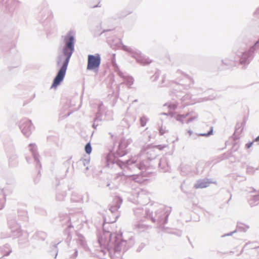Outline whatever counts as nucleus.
I'll return each instance as SVG.
<instances>
[{
    "label": "nucleus",
    "mask_w": 259,
    "mask_h": 259,
    "mask_svg": "<svg viewBox=\"0 0 259 259\" xmlns=\"http://www.w3.org/2000/svg\"><path fill=\"white\" fill-rule=\"evenodd\" d=\"M63 41L64 46L61 53L59 55L57 61V65L61 68L54 78L52 88H56L63 80L70 58L74 50V37L71 33L64 37Z\"/></svg>",
    "instance_id": "f257e3e1"
},
{
    "label": "nucleus",
    "mask_w": 259,
    "mask_h": 259,
    "mask_svg": "<svg viewBox=\"0 0 259 259\" xmlns=\"http://www.w3.org/2000/svg\"><path fill=\"white\" fill-rule=\"evenodd\" d=\"M101 62L100 55L97 54L96 55H89L88 59V70L98 69Z\"/></svg>",
    "instance_id": "f03ea898"
},
{
    "label": "nucleus",
    "mask_w": 259,
    "mask_h": 259,
    "mask_svg": "<svg viewBox=\"0 0 259 259\" xmlns=\"http://www.w3.org/2000/svg\"><path fill=\"white\" fill-rule=\"evenodd\" d=\"M20 127L25 135H29L32 130V126L30 120L24 119L20 122Z\"/></svg>",
    "instance_id": "7ed1b4c3"
},
{
    "label": "nucleus",
    "mask_w": 259,
    "mask_h": 259,
    "mask_svg": "<svg viewBox=\"0 0 259 259\" xmlns=\"http://www.w3.org/2000/svg\"><path fill=\"white\" fill-rule=\"evenodd\" d=\"M208 184L207 182H201L198 183L197 184L195 185V187L197 189L198 188H206L208 186Z\"/></svg>",
    "instance_id": "20e7f679"
},
{
    "label": "nucleus",
    "mask_w": 259,
    "mask_h": 259,
    "mask_svg": "<svg viewBox=\"0 0 259 259\" xmlns=\"http://www.w3.org/2000/svg\"><path fill=\"white\" fill-rule=\"evenodd\" d=\"M85 151L87 153L90 154L92 152V147L90 143H88L85 146Z\"/></svg>",
    "instance_id": "39448f33"
},
{
    "label": "nucleus",
    "mask_w": 259,
    "mask_h": 259,
    "mask_svg": "<svg viewBox=\"0 0 259 259\" xmlns=\"http://www.w3.org/2000/svg\"><path fill=\"white\" fill-rule=\"evenodd\" d=\"M248 57V55L247 53H244L242 55V58L240 59V63H244L246 61V59Z\"/></svg>",
    "instance_id": "423d86ee"
},
{
    "label": "nucleus",
    "mask_w": 259,
    "mask_h": 259,
    "mask_svg": "<svg viewBox=\"0 0 259 259\" xmlns=\"http://www.w3.org/2000/svg\"><path fill=\"white\" fill-rule=\"evenodd\" d=\"M252 144H253L252 142L248 143L246 145V146L247 147V148H249L252 146Z\"/></svg>",
    "instance_id": "0eeeda50"
},
{
    "label": "nucleus",
    "mask_w": 259,
    "mask_h": 259,
    "mask_svg": "<svg viewBox=\"0 0 259 259\" xmlns=\"http://www.w3.org/2000/svg\"><path fill=\"white\" fill-rule=\"evenodd\" d=\"M254 141H255V142L259 141V136L255 138V139L254 140Z\"/></svg>",
    "instance_id": "6e6552de"
},
{
    "label": "nucleus",
    "mask_w": 259,
    "mask_h": 259,
    "mask_svg": "<svg viewBox=\"0 0 259 259\" xmlns=\"http://www.w3.org/2000/svg\"><path fill=\"white\" fill-rule=\"evenodd\" d=\"M188 133L190 135H191L192 134V132L191 131H189Z\"/></svg>",
    "instance_id": "1a4fd4ad"
}]
</instances>
